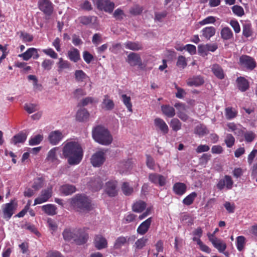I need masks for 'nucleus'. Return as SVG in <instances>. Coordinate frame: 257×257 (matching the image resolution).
I'll return each instance as SVG.
<instances>
[{"label":"nucleus","instance_id":"obj_9","mask_svg":"<svg viewBox=\"0 0 257 257\" xmlns=\"http://www.w3.org/2000/svg\"><path fill=\"white\" fill-rule=\"evenodd\" d=\"M227 131L233 132L238 139L242 137L243 132L245 131V128L243 127L240 124L235 123L234 122H229L226 124Z\"/></svg>","mask_w":257,"mask_h":257},{"label":"nucleus","instance_id":"obj_63","mask_svg":"<svg viewBox=\"0 0 257 257\" xmlns=\"http://www.w3.org/2000/svg\"><path fill=\"white\" fill-rule=\"evenodd\" d=\"M80 22L84 25H87L91 23L92 17L91 16H81L78 18Z\"/></svg>","mask_w":257,"mask_h":257},{"label":"nucleus","instance_id":"obj_19","mask_svg":"<svg viewBox=\"0 0 257 257\" xmlns=\"http://www.w3.org/2000/svg\"><path fill=\"white\" fill-rule=\"evenodd\" d=\"M152 222V218L149 217L139 225L137 228V232L141 235H144L146 233L148 232Z\"/></svg>","mask_w":257,"mask_h":257},{"label":"nucleus","instance_id":"obj_38","mask_svg":"<svg viewBox=\"0 0 257 257\" xmlns=\"http://www.w3.org/2000/svg\"><path fill=\"white\" fill-rule=\"evenodd\" d=\"M128 238L127 237L119 236L116 238L114 244V249H120L122 245H124L128 241Z\"/></svg>","mask_w":257,"mask_h":257},{"label":"nucleus","instance_id":"obj_8","mask_svg":"<svg viewBox=\"0 0 257 257\" xmlns=\"http://www.w3.org/2000/svg\"><path fill=\"white\" fill-rule=\"evenodd\" d=\"M88 239V234L83 229H76V233L73 239L74 242L77 245L85 243Z\"/></svg>","mask_w":257,"mask_h":257},{"label":"nucleus","instance_id":"obj_57","mask_svg":"<svg viewBox=\"0 0 257 257\" xmlns=\"http://www.w3.org/2000/svg\"><path fill=\"white\" fill-rule=\"evenodd\" d=\"M176 65L179 68L184 69L187 65L186 58L183 56H179Z\"/></svg>","mask_w":257,"mask_h":257},{"label":"nucleus","instance_id":"obj_41","mask_svg":"<svg viewBox=\"0 0 257 257\" xmlns=\"http://www.w3.org/2000/svg\"><path fill=\"white\" fill-rule=\"evenodd\" d=\"M42 210L49 215H55L56 212V208L54 205L47 204L42 206Z\"/></svg>","mask_w":257,"mask_h":257},{"label":"nucleus","instance_id":"obj_35","mask_svg":"<svg viewBox=\"0 0 257 257\" xmlns=\"http://www.w3.org/2000/svg\"><path fill=\"white\" fill-rule=\"evenodd\" d=\"M220 35L221 37L224 40H230L233 36L231 30L228 27H225L221 29Z\"/></svg>","mask_w":257,"mask_h":257},{"label":"nucleus","instance_id":"obj_45","mask_svg":"<svg viewBox=\"0 0 257 257\" xmlns=\"http://www.w3.org/2000/svg\"><path fill=\"white\" fill-rule=\"evenodd\" d=\"M170 125L173 131L177 132L181 128L182 123L178 118H174L171 120Z\"/></svg>","mask_w":257,"mask_h":257},{"label":"nucleus","instance_id":"obj_52","mask_svg":"<svg viewBox=\"0 0 257 257\" xmlns=\"http://www.w3.org/2000/svg\"><path fill=\"white\" fill-rule=\"evenodd\" d=\"M25 110L29 113H32L38 110V105L33 103H26L24 105Z\"/></svg>","mask_w":257,"mask_h":257},{"label":"nucleus","instance_id":"obj_43","mask_svg":"<svg viewBox=\"0 0 257 257\" xmlns=\"http://www.w3.org/2000/svg\"><path fill=\"white\" fill-rule=\"evenodd\" d=\"M121 98L122 101L127 108L128 111L132 112L133 111V109L131 97L127 96L126 94H122Z\"/></svg>","mask_w":257,"mask_h":257},{"label":"nucleus","instance_id":"obj_1","mask_svg":"<svg viewBox=\"0 0 257 257\" xmlns=\"http://www.w3.org/2000/svg\"><path fill=\"white\" fill-rule=\"evenodd\" d=\"M63 154L68 159L70 165L78 164L82 160L83 153L80 145L75 142H65L64 143Z\"/></svg>","mask_w":257,"mask_h":257},{"label":"nucleus","instance_id":"obj_22","mask_svg":"<svg viewBox=\"0 0 257 257\" xmlns=\"http://www.w3.org/2000/svg\"><path fill=\"white\" fill-rule=\"evenodd\" d=\"M216 33V29L212 26L204 28L201 31V36L207 40H209L211 37L214 36Z\"/></svg>","mask_w":257,"mask_h":257},{"label":"nucleus","instance_id":"obj_12","mask_svg":"<svg viewBox=\"0 0 257 257\" xmlns=\"http://www.w3.org/2000/svg\"><path fill=\"white\" fill-rule=\"evenodd\" d=\"M218 48L216 44H200L198 46V52L202 56H206L208 52H213Z\"/></svg>","mask_w":257,"mask_h":257},{"label":"nucleus","instance_id":"obj_16","mask_svg":"<svg viewBox=\"0 0 257 257\" xmlns=\"http://www.w3.org/2000/svg\"><path fill=\"white\" fill-rule=\"evenodd\" d=\"M94 245L98 250L105 248L107 247V241L102 235H96L94 239Z\"/></svg>","mask_w":257,"mask_h":257},{"label":"nucleus","instance_id":"obj_27","mask_svg":"<svg viewBox=\"0 0 257 257\" xmlns=\"http://www.w3.org/2000/svg\"><path fill=\"white\" fill-rule=\"evenodd\" d=\"M27 135L23 132L14 136L11 140V143L15 145L18 143H24L27 139Z\"/></svg>","mask_w":257,"mask_h":257},{"label":"nucleus","instance_id":"obj_21","mask_svg":"<svg viewBox=\"0 0 257 257\" xmlns=\"http://www.w3.org/2000/svg\"><path fill=\"white\" fill-rule=\"evenodd\" d=\"M149 180L152 182L159 184L161 186H163L166 184V178L160 174H152L149 176Z\"/></svg>","mask_w":257,"mask_h":257},{"label":"nucleus","instance_id":"obj_4","mask_svg":"<svg viewBox=\"0 0 257 257\" xmlns=\"http://www.w3.org/2000/svg\"><path fill=\"white\" fill-rule=\"evenodd\" d=\"M239 64L242 68L251 71L255 67L256 63L253 58L243 55L239 58Z\"/></svg>","mask_w":257,"mask_h":257},{"label":"nucleus","instance_id":"obj_60","mask_svg":"<svg viewBox=\"0 0 257 257\" xmlns=\"http://www.w3.org/2000/svg\"><path fill=\"white\" fill-rule=\"evenodd\" d=\"M42 52L52 59H57L58 58L57 53L52 48L43 49Z\"/></svg>","mask_w":257,"mask_h":257},{"label":"nucleus","instance_id":"obj_58","mask_svg":"<svg viewBox=\"0 0 257 257\" xmlns=\"http://www.w3.org/2000/svg\"><path fill=\"white\" fill-rule=\"evenodd\" d=\"M137 217V215L130 213L129 214L126 215L122 219V223L127 224L135 221Z\"/></svg>","mask_w":257,"mask_h":257},{"label":"nucleus","instance_id":"obj_6","mask_svg":"<svg viewBox=\"0 0 257 257\" xmlns=\"http://www.w3.org/2000/svg\"><path fill=\"white\" fill-rule=\"evenodd\" d=\"M17 207V203L15 200H11L10 203L3 205V212L4 218L9 220L13 215Z\"/></svg>","mask_w":257,"mask_h":257},{"label":"nucleus","instance_id":"obj_30","mask_svg":"<svg viewBox=\"0 0 257 257\" xmlns=\"http://www.w3.org/2000/svg\"><path fill=\"white\" fill-rule=\"evenodd\" d=\"M125 48L133 51H138L143 49L142 45L139 42L127 41L124 43Z\"/></svg>","mask_w":257,"mask_h":257},{"label":"nucleus","instance_id":"obj_39","mask_svg":"<svg viewBox=\"0 0 257 257\" xmlns=\"http://www.w3.org/2000/svg\"><path fill=\"white\" fill-rule=\"evenodd\" d=\"M44 182V178L43 177H37L34 180L32 187L35 191H37L43 187Z\"/></svg>","mask_w":257,"mask_h":257},{"label":"nucleus","instance_id":"obj_33","mask_svg":"<svg viewBox=\"0 0 257 257\" xmlns=\"http://www.w3.org/2000/svg\"><path fill=\"white\" fill-rule=\"evenodd\" d=\"M163 113L168 117H173L175 115L174 108L169 105H163L161 106Z\"/></svg>","mask_w":257,"mask_h":257},{"label":"nucleus","instance_id":"obj_56","mask_svg":"<svg viewBox=\"0 0 257 257\" xmlns=\"http://www.w3.org/2000/svg\"><path fill=\"white\" fill-rule=\"evenodd\" d=\"M97 101L95 100L94 98L92 97H87L81 100L79 103V105L81 106H85L89 104H92L94 102H97Z\"/></svg>","mask_w":257,"mask_h":257},{"label":"nucleus","instance_id":"obj_40","mask_svg":"<svg viewBox=\"0 0 257 257\" xmlns=\"http://www.w3.org/2000/svg\"><path fill=\"white\" fill-rule=\"evenodd\" d=\"M251 25L249 22H245L243 24L242 35L246 38L252 35Z\"/></svg>","mask_w":257,"mask_h":257},{"label":"nucleus","instance_id":"obj_2","mask_svg":"<svg viewBox=\"0 0 257 257\" xmlns=\"http://www.w3.org/2000/svg\"><path fill=\"white\" fill-rule=\"evenodd\" d=\"M71 206L76 211L88 212L93 208L91 200L85 195L77 194L70 200Z\"/></svg>","mask_w":257,"mask_h":257},{"label":"nucleus","instance_id":"obj_15","mask_svg":"<svg viewBox=\"0 0 257 257\" xmlns=\"http://www.w3.org/2000/svg\"><path fill=\"white\" fill-rule=\"evenodd\" d=\"M64 135L59 130L51 132L48 137V140L52 145H57L63 138Z\"/></svg>","mask_w":257,"mask_h":257},{"label":"nucleus","instance_id":"obj_28","mask_svg":"<svg viewBox=\"0 0 257 257\" xmlns=\"http://www.w3.org/2000/svg\"><path fill=\"white\" fill-rule=\"evenodd\" d=\"M114 106V104L113 100L110 99L108 95H105L102 103V108L106 110H112Z\"/></svg>","mask_w":257,"mask_h":257},{"label":"nucleus","instance_id":"obj_10","mask_svg":"<svg viewBox=\"0 0 257 257\" xmlns=\"http://www.w3.org/2000/svg\"><path fill=\"white\" fill-rule=\"evenodd\" d=\"M105 160V152L104 150H100L93 155L91 163L94 167H99L103 164Z\"/></svg>","mask_w":257,"mask_h":257},{"label":"nucleus","instance_id":"obj_46","mask_svg":"<svg viewBox=\"0 0 257 257\" xmlns=\"http://www.w3.org/2000/svg\"><path fill=\"white\" fill-rule=\"evenodd\" d=\"M175 193H185L186 191V186L184 183L178 182L173 186Z\"/></svg>","mask_w":257,"mask_h":257},{"label":"nucleus","instance_id":"obj_26","mask_svg":"<svg viewBox=\"0 0 257 257\" xmlns=\"http://www.w3.org/2000/svg\"><path fill=\"white\" fill-rule=\"evenodd\" d=\"M117 182L115 180H110L104 186L105 193H115L116 191Z\"/></svg>","mask_w":257,"mask_h":257},{"label":"nucleus","instance_id":"obj_3","mask_svg":"<svg viewBox=\"0 0 257 257\" xmlns=\"http://www.w3.org/2000/svg\"><path fill=\"white\" fill-rule=\"evenodd\" d=\"M93 139L97 143L102 145L107 146L112 142V136L105 127L98 125L92 131Z\"/></svg>","mask_w":257,"mask_h":257},{"label":"nucleus","instance_id":"obj_18","mask_svg":"<svg viewBox=\"0 0 257 257\" xmlns=\"http://www.w3.org/2000/svg\"><path fill=\"white\" fill-rule=\"evenodd\" d=\"M57 71L59 74H62L65 70L71 69V65L67 60H64L62 58H59L57 63Z\"/></svg>","mask_w":257,"mask_h":257},{"label":"nucleus","instance_id":"obj_11","mask_svg":"<svg viewBox=\"0 0 257 257\" xmlns=\"http://www.w3.org/2000/svg\"><path fill=\"white\" fill-rule=\"evenodd\" d=\"M38 6L39 9L47 16H50L53 13V4L49 0H39Z\"/></svg>","mask_w":257,"mask_h":257},{"label":"nucleus","instance_id":"obj_48","mask_svg":"<svg viewBox=\"0 0 257 257\" xmlns=\"http://www.w3.org/2000/svg\"><path fill=\"white\" fill-rule=\"evenodd\" d=\"M204 83L203 79L200 77H197L194 79L189 80L187 82V84L188 86H198L201 84H202Z\"/></svg>","mask_w":257,"mask_h":257},{"label":"nucleus","instance_id":"obj_34","mask_svg":"<svg viewBox=\"0 0 257 257\" xmlns=\"http://www.w3.org/2000/svg\"><path fill=\"white\" fill-rule=\"evenodd\" d=\"M74 76L75 80L78 82H85L89 79V77L82 70H77L75 71Z\"/></svg>","mask_w":257,"mask_h":257},{"label":"nucleus","instance_id":"obj_29","mask_svg":"<svg viewBox=\"0 0 257 257\" xmlns=\"http://www.w3.org/2000/svg\"><path fill=\"white\" fill-rule=\"evenodd\" d=\"M89 116V113L85 108H81L77 112L76 118L79 121H84L88 119Z\"/></svg>","mask_w":257,"mask_h":257},{"label":"nucleus","instance_id":"obj_53","mask_svg":"<svg viewBox=\"0 0 257 257\" xmlns=\"http://www.w3.org/2000/svg\"><path fill=\"white\" fill-rule=\"evenodd\" d=\"M235 138L230 134H227L225 137L224 142L228 148H231L235 143Z\"/></svg>","mask_w":257,"mask_h":257},{"label":"nucleus","instance_id":"obj_59","mask_svg":"<svg viewBox=\"0 0 257 257\" xmlns=\"http://www.w3.org/2000/svg\"><path fill=\"white\" fill-rule=\"evenodd\" d=\"M216 21V19L214 17L209 16L204 19L202 21L199 22V24L201 26H204L210 24H214Z\"/></svg>","mask_w":257,"mask_h":257},{"label":"nucleus","instance_id":"obj_42","mask_svg":"<svg viewBox=\"0 0 257 257\" xmlns=\"http://www.w3.org/2000/svg\"><path fill=\"white\" fill-rule=\"evenodd\" d=\"M226 118L231 119L235 118L237 114V111L231 107H228L225 110Z\"/></svg>","mask_w":257,"mask_h":257},{"label":"nucleus","instance_id":"obj_64","mask_svg":"<svg viewBox=\"0 0 257 257\" xmlns=\"http://www.w3.org/2000/svg\"><path fill=\"white\" fill-rule=\"evenodd\" d=\"M229 24L233 28L235 33H239L240 32V27L238 21L235 19L231 20Z\"/></svg>","mask_w":257,"mask_h":257},{"label":"nucleus","instance_id":"obj_54","mask_svg":"<svg viewBox=\"0 0 257 257\" xmlns=\"http://www.w3.org/2000/svg\"><path fill=\"white\" fill-rule=\"evenodd\" d=\"M231 9L233 14L238 17H242L244 14L243 9L240 6L235 5Z\"/></svg>","mask_w":257,"mask_h":257},{"label":"nucleus","instance_id":"obj_61","mask_svg":"<svg viewBox=\"0 0 257 257\" xmlns=\"http://www.w3.org/2000/svg\"><path fill=\"white\" fill-rule=\"evenodd\" d=\"M120 167L122 168V169L120 170V171L122 173L127 171L129 169L132 168V161L131 160H128L125 162H122L120 163Z\"/></svg>","mask_w":257,"mask_h":257},{"label":"nucleus","instance_id":"obj_32","mask_svg":"<svg viewBox=\"0 0 257 257\" xmlns=\"http://www.w3.org/2000/svg\"><path fill=\"white\" fill-rule=\"evenodd\" d=\"M76 229L66 228L62 233L64 239L68 241H73Z\"/></svg>","mask_w":257,"mask_h":257},{"label":"nucleus","instance_id":"obj_47","mask_svg":"<svg viewBox=\"0 0 257 257\" xmlns=\"http://www.w3.org/2000/svg\"><path fill=\"white\" fill-rule=\"evenodd\" d=\"M51 194H42L40 196L35 199L34 205L43 203L51 197Z\"/></svg>","mask_w":257,"mask_h":257},{"label":"nucleus","instance_id":"obj_55","mask_svg":"<svg viewBox=\"0 0 257 257\" xmlns=\"http://www.w3.org/2000/svg\"><path fill=\"white\" fill-rule=\"evenodd\" d=\"M148 241V239L145 237H142L138 239L135 244L136 248L137 249H141L143 248L146 244Z\"/></svg>","mask_w":257,"mask_h":257},{"label":"nucleus","instance_id":"obj_5","mask_svg":"<svg viewBox=\"0 0 257 257\" xmlns=\"http://www.w3.org/2000/svg\"><path fill=\"white\" fill-rule=\"evenodd\" d=\"M94 3L98 10L108 13H111L114 8V4L109 0H94Z\"/></svg>","mask_w":257,"mask_h":257},{"label":"nucleus","instance_id":"obj_31","mask_svg":"<svg viewBox=\"0 0 257 257\" xmlns=\"http://www.w3.org/2000/svg\"><path fill=\"white\" fill-rule=\"evenodd\" d=\"M211 70L214 75L218 79H222L224 78L223 70L218 64H215L213 65Z\"/></svg>","mask_w":257,"mask_h":257},{"label":"nucleus","instance_id":"obj_36","mask_svg":"<svg viewBox=\"0 0 257 257\" xmlns=\"http://www.w3.org/2000/svg\"><path fill=\"white\" fill-rule=\"evenodd\" d=\"M146 207V203L144 201L140 200L133 204L132 209L135 212L140 213L143 212Z\"/></svg>","mask_w":257,"mask_h":257},{"label":"nucleus","instance_id":"obj_25","mask_svg":"<svg viewBox=\"0 0 257 257\" xmlns=\"http://www.w3.org/2000/svg\"><path fill=\"white\" fill-rule=\"evenodd\" d=\"M255 134L251 131H245L242 134V137L240 138V142H242L243 140L246 143L252 142L256 138Z\"/></svg>","mask_w":257,"mask_h":257},{"label":"nucleus","instance_id":"obj_44","mask_svg":"<svg viewBox=\"0 0 257 257\" xmlns=\"http://www.w3.org/2000/svg\"><path fill=\"white\" fill-rule=\"evenodd\" d=\"M54 64V61L51 59L45 58L42 62L41 66L44 70L50 71Z\"/></svg>","mask_w":257,"mask_h":257},{"label":"nucleus","instance_id":"obj_51","mask_svg":"<svg viewBox=\"0 0 257 257\" xmlns=\"http://www.w3.org/2000/svg\"><path fill=\"white\" fill-rule=\"evenodd\" d=\"M43 136L41 135H37L32 137L29 140V144L31 146H35L39 144L43 140Z\"/></svg>","mask_w":257,"mask_h":257},{"label":"nucleus","instance_id":"obj_17","mask_svg":"<svg viewBox=\"0 0 257 257\" xmlns=\"http://www.w3.org/2000/svg\"><path fill=\"white\" fill-rule=\"evenodd\" d=\"M127 62L132 66L138 65L141 67L142 66V61L139 54L135 53H131L127 56Z\"/></svg>","mask_w":257,"mask_h":257},{"label":"nucleus","instance_id":"obj_23","mask_svg":"<svg viewBox=\"0 0 257 257\" xmlns=\"http://www.w3.org/2000/svg\"><path fill=\"white\" fill-rule=\"evenodd\" d=\"M237 87L242 92L246 91L249 87V82L243 77H239L236 79Z\"/></svg>","mask_w":257,"mask_h":257},{"label":"nucleus","instance_id":"obj_62","mask_svg":"<svg viewBox=\"0 0 257 257\" xmlns=\"http://www.w3.org/2000/svg\"><path fill=\"white\" fill-rule=\"evenodd\" d=\"M196 197V194H189L184 199L183 202L186 205H190L193 203Z\"/></svg>","mask_w":257,"mask_h":257},{"label":"nucleus","instance_id":"obj_7","mask_svg":"<svg viewBox=\"0 0 257 257\" xmlns=\"http://www.w3.org/2000/svg\"><path fill=\"white\" fill-rule=\"evenodd\" d=\"M207 236L213 246L220 252H223L226 249V244L223 240L215 237L213 234L208 233Z\"/></svg>","mask_w":257,"mask_h":257},{"label":"nucleus","instance_id":"obj_14","mask_svg":"<svg viewBox=\"0 0 257 257\" xmlns=\"http://www.w3.org/2000/svg\"><path fill=\"white\" fill-rule=\"evenodd\" d=\"M58 150V147H55L51 149L48 153L46 161L54 165L58 164L60 162L57 155Z\"/></svg>","mask_w":257,"mask_h":257},{"label":"nucleus","instance_id":"obj_24","mask_svg":"<svg viewBox=\"0 0 257 257\" xmlns=\"http://www.w3.org/2000/svg\"><path fill=\"white\" fill-rule=\"evenodd\" d=\"M67 57L70 61L74 62H77L81 59L79 51L74 47L71 48L68 51Z\"/></svg>","mask_w":257,"mask_h":257},{"label":"nucleus","instance_id":"obj_50","mask_svg":"<svg viewBox=\"0 0 257 257\" xmlns=\"http://www.w3.org/2000/svg\"><path fill=\"white\" fill-rule=\"evenodd\" d=\"M60 191L61 193H74L76 191V189L72 185L65 184L61 187Z\"/></svg>","mask_w":257,"mask_h":257},{"label":"nucleus","instance_id":"obj_20","mask_svg":"<svg viewBox=\"0 0 257 257\" xmlns=\"http://www.w3.org/2000/svg\"><path fill=\"white\" fill-rule=\"evenodd\" d=\"M155 126L163 134H167L169 132V127L165 121L160 118H156L154 120Z\"/></svg>","mask_w":257,"mask_h":257},{"label":"nucleus","instance_id":"obj_49","mask_svg":"<svg viewBox=\"0 0 257 257\" xmlns=\"http://www.w3.org/2000/svg\"><path fill=\"white\" fill-rule=\"evenodd\" d=\"M195 133L199 136H203L208 133V131L204 125L199 124L196 126L195 128Z\"/></svg>","mask_w":257,"mask_h":257},{"label":"nucleus","instance_id":"obj_37","mask_svg":"<svg viewBox=\"0 0 257 257\" xmlns=\"http://www.w3.org/2000/svg\"><path fill=\"white\" fill-rule=\"evenodd\" d=\"M246 238L243 236H238L236 238V246L237 249L241 251L244 249L246 244Z\"/></svg>","mask_w":257,"mask_h":257},{"label":"nucleus","instance_id":"obj_13","mask_svg":"<svg viewBox=\"0 0 257 257\" xmlns=\"http://www.w3.org/2000/svg\"><path fill=\"white\" fill-rule=\"evenodd\" d=\"M39 56L38 49L33 47L28 49L25 52L18 55L19 57L22 58L25 61H28L31 58L37 59Z\"/></svg>","mask_w":257,"mask_h":257}]
</instances>
